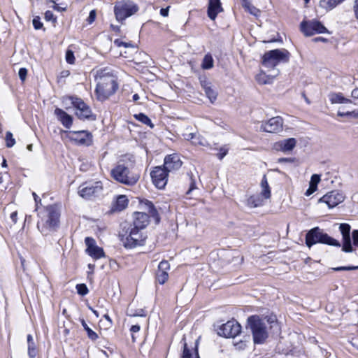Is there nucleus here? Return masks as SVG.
Listing matches in <instances>:
<instances>
[{"instance_id":"35","label":"nucleus","mask_w":358,"mask_h":358,"mask_svg":"<svg viewBox=\"0 0 358 358\" xmlns=\"http://www.w3.org/2000/svg\"><path fill=\"white\" fill-rule=\"evenodd\" d=\"M81 324L83 327L84 329L86 331L87 334V336L92 341H96L98 338V335L96 332H94L91 328L89 327L85 320H81Z\"/></svg>"},{"instance_id":"50","label":"nucleus","mask_w":358,"mask_h":358,"mask_svg":"<svg viewBox=\"0 0 358 358\" xmlns=\"http://www.w3.org/2000/svg\"><path fill=\"white\" fill-rule=\"evenodd\" d=\"M358 269V266H340L334 268V270L339 271H352V270H356Z\"/></svg>"},{"instance_id":"16","label":"nucleus","mask_w":358,"mask_h":358,"mask_svg":"<svg viewBox=\"0 0 358 358\" xmlns=\"http://www.w3.org/2000/svg\"><path fill=\"white\" fill-rule=\"evenodd\" d=\"M344 200L343 194L337 191H331L328 192L319 200V202L325 203L329 208H332Z\"/></svg>"},{"instance_id":"27","label":"nucleus","mask_w":358,"mask_h":358,"mask_svg":"<svg viewBox=\"0 0 358 358\" xmlns=\"http://www.w3.org/2000/svg\"><path fill=\"white\" fill-rule=\"evenodd\" d=\"M264 200L260 194L251 195L247 199L246 205L250 208H257L264 204Z\"/></svg>"},{"instance_id":"49","label":"nucleus","mask_w":358,"mask_h":358,"mask_svg":"<svg viewBox=\"0 0 358 358\" xmlns=\"http://www.w3.org/2000/svg\"><path fill=\"white\" fill-rule=\"evenodd\" d=\"M96 10H92L90 12V14H89V16L87 19V21L88 22V24H92V22H94L95 19H96Z\"/></svg>"},{"instance_id":"62","label":"nucleus","mask_w":358,"mask_h":358,"mask_svg":"<svg viewBox=\"0 0 358 358\" xmlns=\"http://www.w3.org/2000/svg\"><path fill=\"white\" fill-rule=\"evenodd\" d=\"M351 96L355 99H358V88H355L352 91Z\"/></svg>"},{"instance_id":"18","label":"nucleus","mask_w":358,"mask_h":358,"mask_svg":"<svg viewBox=\"0 0 358 358\" xmlns=\"http://www.w3.org/2000/svg\"><path fill=\"white\" fill-rule=\"evenodd\" d=\"M182 164L180 157L177 154H171L167 155L164 158L163 166L169 171L178 170Z\"/></svg>"},{"instance_id":"60","label":"nucleus","mask_w":358,"mask_h":358,"mask_svg":"<svg viewBox=\"0 0 358 358\" xmlns=\"http://www.w3.org/2000/svg\"><path fill=\"white\" fill-rule=\"evenodd\" d=\"M313 41L315 43L317 42H327V39L324 38V37H321V36H319V37H315L313 39Z\"/></svg>"},{"instance_id":"45","label":"nucleus","mask_w":358,"mask_h":358,"mask_svg":"<svg viewBox=\"0 0 358 358\" xmlns=\"http://www.w3.org/2000/svg\"><path fill=\"white\" fill-rule=\"evenodd\" d=\"M320 181V176L317 174H313L311 176L310 184L312 186H314L317 188V184Z\"/></svg>"},{"instance_id":"3","label":"nucleus","mask_w":358,"mask_h":358,"mask_svg":"<svg viewBox=\"0 0 358 358\" xmlns=\"http://www.w3.org/2000/svg\"><path fill=\"white\" fill-rule=\"evenodd\" d=\"M122 242L126 248H134L143 245L147 238L143 230L129 226L124 234H120Z\"/></svg>"},{"instance_id":"58","label":"nucleus","mask_w":358,"mask_h":358,"mask_svg":"<svg viewBox=\"0 0 358 358\" xmlns=\"http://www.w3.org/2000/svg\"><path fill=\"white\" fill-rule=\"evenodd\" d=\"M140 329H141L140 326L138 324H135V325L131 326L130 331L132 333H137L140 331Z\"/></svg>"},{"instance_id":"44","label":"nucleus","mask_w":358,"mask_h":358,"mask_svg":"<svg viewBox=\"0 0 358 358\" xmlns=\"http://www.w3.org/2000/svg\"><path fill=\"white\" fill-rule=\"evenodd\" d=\"M66 61L70 64H73L75 62V57L72 50H68L66 52Z\"/></svg>"},{"instance_id":"22","label":"nucleus","mask_w":358,"mask_h":358,"mask_svg":"<svg viewBox=\"0 0 358 358\" xmlns=\"http://www.w3.org/2000/svg\"><path fill=\"white\" fill-rule=\"evenodd\" d=\"M223 8L220 0H209L208 7V16L215 20L217 14L222 12Z\"/></svg>"},{"instance_id":"61","label":"nucleus","mask_w":358,"mask_h":358,"mask_svg":"<svg viewBox=\"0 0 358 358\" xmlns=\"http://www.w3.org/2000/svg\"><path fill=\"white\" fill-rule=\"evenodd\" d=\"M355 15L357 19H358V0H355L354 5Z\"/></svg>"},{"instance_id":"24","label":"nucleus","mask_w":358,"mask_h":358,"mask_svg":"<svg viewBox=\"0 0 358 358\" xmlns=\"http://www.w3.org/2000/svg\"><path fill=\"white\" fill-rule=\"evenodd\" d=\"M328 97L331 104L352 103L351 99L344 97L341 92H331L329 94Z\"/></svg>"},{"instance_id":"29","label":"nucleus","mask_w":358,"mask_h":358,"mask_svg":"<svg viewBox=\"0 0 358 358\" xmlns=\"http://www.w3.org/2000/svg\"><path fill=\"white\" fill-rule=\"evenodd\" d=\"M143 205L148 210L150 215L154 218L155 223L159 224L160 222V217L153 203L151 201L146 200L143 202Z\"/></svg>"},{"instance_id":"8","label":"nucleus","mask_w":358,"mask_h":358,"mask_svg":"<svg viewBox=\"0 0 358 358\" xmlns=\"http://www.w3.org/2000/svg\"><path fill=\"white\" fill-rule=\"evenodd\" d=\"M103 191L101 181L84 182L78 187V194L85 199H92L99 196Z\"/></svg>"},{"instance_id":"39","label":"nucleus","mask_w":358,"mask_h":358,"mask_svg":"<svg viewBox=\"0 0 358 358\" xmlns=\"http://www.w3.org/2000/svg\"><path fill=\"white\" fill-rule=\"evenodd\" d=\"M6 143L8 148H11L15 144V140L13 136L10 131H7L6 134Z\"/></svg>"},{"instance_id":"15","label":"nucleus","mask_w":358,"mask_h":358,"mask_svg":"<svg viewBox=\"0 0 358 358\" xmlns=\"http://www.w3.org/2000/svg\"><path fill=\"white\" fill-rule=\"evenodd\" d=\"M283 120L280 116L273 117L268 121L262 122L260 130L268 133H278L282 130Z\"/></svg>"},{"instance_id":"59","label":"nucleus","mask_w":358,"mask_h":358,"mask_svg":"<svg viewBox=\"0 0 358 358\" xmlns=\"http://www.w3.org/2000/svg\"><path fill=\"white\" fill-rule=\"evenodd\" d=\"M103 317L107 321V327H111L112 324H113V322H112V320L110 319V317L108 316V315H106V314L104 315Z\"/></svg>"},{"instance_id":"38","label":"nucleus","mask_w":358,"mask_h":358,"mask_svg":"<svg viewBox=\"0 0 358 358\" xmlns=\"http://www.w3.org/2000/svg\"><path fill=\"white\" fill-rule=\"evenodd\" d=\"M337 115L339 117H353L355 119L358 118V110L353 111H348V112H342L340 110L337 112Z\"/></svg>"},{"instance_id":"1","label":"nucleus","mask_w":358,"mask_h":358,"mask_svg":"<svg viewBox=\"0 0 358 358\" xmlns=\"http://www.w3.org/2000/svg\"><path fill=\"white\" fill-rule=\"evenodd\" d=\"M96 82L95 94L99 101H104L118 90L117 76L108 68L99 69L94 71Z\"/></svg>"},{"instance_id":"36","label":"nucleus","mask_w":358,"mask_h":358,"mask_svg":"<svg viewBox=\"0 0 358 358\" xmlns=\"http://www.w3.org/2000/svg\"><path fill=\"white\" fill-rule=\"evenodd\" d=\"M134 117L143 124L149 126L150 128L154 127V124L152 123L151 120L144 113L135 114Z\"/></svg>"},{"instance_id":"9","label":"nucleus","mask_w":358,"mask_h":358,"mask_svg":"<svg viewBox=\"0 0 358 358\" xmlns=\"http://www.w3.org/2000/svg\"><path fill=\"white\" fill-rule=\"evenodd\" d=\"M138 6L131 1H123L115 6L114 13L118 21L125 20L138 11Z\"/></svg>"},{"instance_id":"64","label":"nucleus","mask_w":358,"mask_h":358,"mask_svg":"<svg viewBox=\"0 0 358 358\" xmlns=\"http://www.w3.org/2000/svg\"><path fill=\"white\" fill-rule=\"evenodd\" d=\"M34 343L33 336L31 334L27 335V344Z\"/></svg>"},{"instance_id":"54","label":"nucleus","mask_w":358,"mask_h":358,"mask_svg":"<svg viewBox=\"0 0 358 358\" xmlns=\"http://www.w3.org/2000/svg\"><path fill=\"white\" fill-rule=\"evenodd\" d=\"M77 291H88L87 287L85 284H78L76 285Z\"/></svg>"},{"instance_id":"13","label":"nucleus","mask_w":358,"mask_h":358,"mask_svg":"<svg viewBox=\"0 0 358 358\" xmlns=\"http://www.w3.org/2000/svg\"><path fill=\"white\" fill-rule=\"evenodd\" d=\"M241 331V326L235 320H230L223 324L218 329L217 334L226 338H234Z\"/></svg>"},{"instance_id":"4","label":"nucleus","mask_w":358,"mask_h":358,"mask_svg":"<svg viewBox=\"0 0 358 358\" xmlns=\"http://www.w3.org/2000/svg\"><path fill=\"white\" fill-rule=\"evenodd\" d=\"M320 243L331 246L341 247L340 242L329 236L327 234L324 233L322 230L318 227H315L310 230L306 235V244L310 248L312 245Z\"/></svg>"},{"instance_id":"53","label":"nucleus","mask_w":358,"mask_h":358,"mask_svg":"<svg viewBox=\"0 0 358 358\" xmlns=\"http://www.w3.org/2000/svg\"><path fill=\"white\" fill-rule=\"evenodd\" d=\"M317 190V187H314V186H312L310 185H309V187L308 189L306 190L305 194L306 196H310L311 195L313 192H315V191Z\"/></svg>"},{"instance_id":"11","label":"nucleus","mask_w":358,"mask_h":358,"mask_svg":"<svg viewBox=\"0 0 358 358\" xmlns=\"http://www.w3.org/2000/svg\"><path fill=\"white\" fill-rule=\"evenodd\" d=\"M169 171L163 166H158L152 169L150 177L153 185L158 189H164L168 182Z\"/></svg>"},{"instance_id":"12","label":"nucleus","mask_w":358,"mask_h":358,"mask_svg":"<svg viewBox=\"0 0 358 358\" xmlns=\"http://www.w3.org/2000/svg\"><path fill=\"white\" fill-rule=\"evenodd\" d=\"M301 30L307 36L329 32L327 29L317 20L303 21L301 23Z\"/></svg>"},{"instance_id":"34","label":"nucleus","mask_w":358,"mask_h":358,"mask_svg":"<svg viewBox=\"0 0 358 358\" xmlns=\"http://www.w3.org/2000/svg\"><path fill=\"white\" fill-rule=\"evenodd\" d=\"M242 6L246 11L252 15L257 16L259 13V10L253 6L248 0L243 1Z\"/></svg>"},{"instance_id":"52","label":"nucleus","mask_w":358,"mask_h":358,"mask_svg":"<svg viewBox=\"0 0 358 358\" xmlns=\"http://www.w3.org/2000/svg\"><path fill=\"white\" fill-rule=\"evenodd\" d=\"M115 44H116L118 47L124 46L125 48H128L132 46L131 43H125L117 39L115 41Z\"/></svg>"},{"instance_id":"26","label":"nucleus","mask_w":358,"mask_h":358,"mask_svg":"<svg viewBox=\"0 0 358 358\" xmlns=\"http://www.w3.org/2000/svg\"><path fill=\"white\" fill-rule=\"evenodd\" d=\"M201 86L205 92L206 96L208 98L211 103H213L217 96V92L212 88L211 84L206 81L201 83Z\"/></svg>"},{"instance_id":"42","label":"nucleus","mask_w":358,"mask_h":358,"mask_svg":"<svg viewBox=\"0 0 358 358\" xmlns=\"http://www.w3.org/2000/svg\"><path fill=\"white\" fill-rule=\"evenodd\" d=\"M37 352L35 346V343L28 344V355L30 358H35Z\"/></svg>"},{"instance_id":"30","label":"nucleus","mask_w":358,"mask_h":358,"mask_svg":"<svg viewBox=\"0 0 358 358\" xmlns=\"http://www.w3.org/2000/svg\"><path fill=\"white\" fill-rule=\"evenodd\" d=\"M276 73L273 76H268L265 73L261 71L256 76V80L259 84L266 85L271 83L273 78L278 74V70L276 71Z\"/></svg>"},{"instance_id":"19","label":"nucleus","mask_w":358,"mask_h":358,"mask_svg":"<svg viewBox=\"0 0 358 358\" xmlns=\"http://www.w3.org/2000/svg\"><path fill=\"white\" fill-rule=\"evenodd\" d=\"M150 215L143 212H135L133 214V224L130 226L144 230L150 222Z\"/></svg>"},{"instance_id":"20","label":"nucleus","mask_w":358,"mask_h":358,"mask_svg":"<svg viewBox=\"0 0 358 358\" xmlns=\"http://www.w3.org/2000/svg\"><path fill=\"white\" fill-rule=\"evenodd\" d=\"M170 265L167 261H162L158 265V270L156 273V280L161 285H163L169 278L168 271Z\"/></svg>"},{"instance_id":"32","label":"nucleus","mask_w":358,"mask_h":358,"mask_svg":"<svg viewBox=\"0 0 358 358\" xmlns=\"http://www.w3.org/2000/svg\"><path fill=\"white\" fill-rule=\"evenodd\" d=\"M182 358H199L196 345H195V348L194 349V350L192 352L187 348V343H185Z\"/></svg>"},{"instance_id":"17","label":"nucleus","mask_w":358,"mask_h":358,"mask_svg":"<svg viewBox=\"0 0 358 358\" xmlns=\"http://www.w3.org/2000/svg\"><path fill=\"white\" fill-rule=\"evenodd\" d=\"M339 229L343 237L342 250L345 252H352L353 248L350 238V225L347 223H342L339 226Z\"/></svg>"},{"instance_id":"14","label":"nucleus","mask_w":358,"mask_h":358,"mask_svg":"<svg viewBox=\"0 0 358 358\" xmlns=\"http://www.w3.org/2000/svg\"><path fill=\"white\" fill-rule=\"evenodd\" d=\"M71 103L76 109V115L80 120H89L92 117L90 108L80 98L71 97Z\"/></svg>"},{"instance_id":"7","label":"nucleus","mask_w":358,"mask_h":358,"mask_svg":"<svg viewBox=\"0 0 358 358\" xmlns=\"http://www.w3.org/2000/svg\"><path fill=\"white\" fill-rule=\"evenodd\" d=\"M111 176L116 181L130 186L135 185L139 179L138 174L131 173L128 167L123 164H119L113 169Z\"/></svg>"},{"instance_id":"5","label":"nucleus","mask_w":358,"mask_h":358,"mask_svg":"<svg viewBox=\"0 0 358 358\" xmlns=\"http://www.w3.org/2000/svg\"><path fill=\"white\" fill-rule=\"evenodd\" d=\"M248 324L252 333L254 343H262L268 337V331L264 320L258 315H252L248 317Z\"/></svg>"},{"instance_id":"23","label":"nucleus","mask_w":358,"mask_h":358,"mask_svg":"<svg viewBox=\"0 0 358 358\" xmlns=\"http://www.w3.org/2000/svg\"><path fill=\"white\" fill-rule=\"evenodd\" d=\"M55 115L57 116L59 121L61 122L62 125L66 129H70L73 124V117L64 110L61 108H57L55 110Z\"/></svg>"},{"instance_id":"21","label":"nucleus","mask_w":358,"mask_h":358,"mask_svg":"<svg viewBox=\"0 0 358 358\" xmlns=\"http://www.w3.org/2000/svg\"><path fill=\"white\" fill-rule=\"evenodd\" d=\"M296 143V141L295 138H289L275 143L274 148L276 150L287 152L294 148Z\"/></svg>"},{"instance_id":"33","label":"nucleus","mask_w":358,"mask_h":358,"mask_svg":"<svg viewBox=\"0 0 358 358\" xmlns=\"http://www.w3.org/2000/svg\"><path fill=\"white\" fill-rule=\"evenodd\" d=\"M214 60L210 54H206L202 61L201 68L203 69H210L213 67Z\"/></svg>"},{"instance_id":"31","label":"nucleus","mask_w":358,"mask_h":358,"mask_svg":"<svg viewBox=\"0 0 358 358\" xmlns=\"http://www.w3.org/2000/svg\"><path fill=\"white\" fill-rule=\"evenodd\" d=\"M90 256L93 257L94 259H100L103 257L105 254L102 248H100L97 245L91 248L87 252H86Z\"/></svg>"},{"instance_id":"10","label":"nucleus","mask_w":358,"mask_h":358,"mask_svg":"<svg viewBox=\"0 0 358 358\" xmlns=\"http://www.w3.org/2000/svg\"><path fill=\"white\" fill-rule=\"evenodd\" d=\"M68 138L78 145L89 146L92 143V134L86 130L81 131H65Z\"/></svg>"},{"instance_id":"48","label":"nucleus","mask_w":358,"mask_h":358,"mask_svg":"<svg viewBox=\"0 0 358 358\" xmlns=\"http://www.w3.org/2000/svg\"><path fill=\"white\" fill-rule=\"evenodd\" d=\"M128 315L130 317H145L146 313L143 309H140L138 310H136L134 313H129Z\"/></svg>"},{"instance_id":"40","label":"nucleus","mask_w":358,"mask_h":358,"mask_svg":"<svg viewBox=\"0 0 358 358\" xmlns=\"http://www.w3.org/2000/svg\"><path fill=\"white\" fill-rule=\"evenodd\" d=\"M85 243L87 246L86 252L96 245L95 240L92 237H86Z\"/></svg>"},{"instance_id":"25","label":"nucleus","mask_w":358,"mask_h":358,"mask_svg":"<svg viewBox=\"0 0 358 358\" xmlns=\"http://www.w3.org/2000/svg\"><path fill=\"white\" fill-rule=\"evenodd\" d=\"M128 202L129 201L125 195H120L113 203L112 210L113 211H122L127 208Z\"/></svg>"},{"instance_id":"51","label":"nucleus","mask_w":358,"mask_h":358,"mask_svg":"<svg viewBox=\"0 0 358 358\" xmlns=\"http://www.w3.org/2000/svg\"><path fill=\"white\" fill-rule=\"evenodd\" d=\"M353 245L358 247V230H354L352 233Z\"/></svg>"},{"instance_id":"63","label":"nucleus","mask_w":358,"mask_h":358,"mask_svg":"<svg viewBox=\"0 0 358 358\" xmlns=\"http://www.w3.org/2000/svg\"><path fill=\"white\" fill-rule=\"evenodd\" d=\"M196 188V185H195V182H192L191 184H190V187L188 189V191L187 192V194H190V192L194 189Z\"/></svg>"},{"instance_id":"56","label":"nucleus","mask_w":358,"mask_h":358,"mask_svg":"<svg viewBox=\"0 0 358 358\" xmlns=\"http://www.w3.org/2000/svg\"><path fill=\"white\" fill-rule=\"evenodd\" d=\"M10 219L12 220L13 222L15 224L17 220V211H14L10 214Z\"/></svg>"},{"instance_id":"6","label":"nucleus","mask_w":358,"mask_h":358,"mask_svg":"<svg viewBox=\"0 0 358 358\" xmlns=\"http://www.w3.org/2000/svg\"><path fill=\"white\" fill-rule=\"evenodd\" d=\"M289 52L285 49H275L265 52L262 57V64L268 69H275L280 62L289 60Z\"/></svg>"},{"instance_id":"46","label":"nucleus","mask_w":358,"mask_h":358,"mask_svg":"<svg viewBox=\"0 0 358 358\" xmlns=\"http://www.w3.org/2000/svg\"><path fill=\"white\" fill-rule=\"evenodd\" d=\"M228 153V148L226 146L221 147L219 149V153L217 155L219 159L222 160Z\"/></svg>"},{"instance_id":"43","label":"nucleus","mask_w":358,"mask_h":358,"mask_svg":"<svg viewBox=\"0 0 358 358\" xmlns=\"http://www.w3.org/2000/svg\"><path fill=\"white\" fill-rule=\"evenodd\" d=\"M45 20L48 22H52L53 23L57 22V17L55 16L53 13L50 10H47L45 13Z\"/></svg>"},{"instance_id":"28","label":"nucleus","mask_w":358,"mask_h":358,"mask_svg":"<svg viewBox=\"0 0 358 358\" xmlns=\"http://www.w3.org/2000/svg\"><path fill=\"white\" fill-rule=\"evenodd\" d=\"M260 186H261V192H260V195L264 199H270L271 196V188L268 185V181H267V178H266V175H264L263 176V178L262 179V181H261V184H260Z\"/></svg>"},{"instance_id":"55","label":"nucleus","mask_w":358,"mask_h":358,"mask_svg":"<svg viewBox=\"0 0 358 358\" xmlns=\"http://www.w3.org/2000/svg\"><path fill=\"white\" fill-rule=\"evenodd\" d=\"M169 6L165 8H162L160 10V14L163 17H167L169 15Z\"/></svg>"},{"instance_id":"2","label":"nucleus","mask_w":358,"mask_h":358,"mask_svg":"<svg viewBox=\"0 0 358 358\" xmlns=\"http://www.w3.org/2000/svg\"><path fill=\"white\" fill-rule=\"evenodd\" d=\"M59 220L60 209L58 206L55 204L47 206L41 213L37 227L43 235H48L59 227Z\"/></svg>"},{"instance_id":"57","label":"nucleus","mask_w":358,"mask_h":358,"mask_svg":"<svg viewBox=\"0 0 358 358\" xmlns=\"http://www.w3.org/2000/svg\"><path fill=\"white\" fill-rule=\"evenodd\" d=\"M51 2L54 3V6H52L53 9L57 11H64L66 10L65 8L59 7L57 4L55 3L54 1L50 0Z\"/></svg>"},{"instance_id":"47","label":"nucleus","mask_w":358,"mask_h":358,"mask_svg":"<svg viewBox=\"0 0 358 358\" xmlns=\"http://www.w3.org/2000/svg\"><path fill=\"white\" fill-rule=\"evenodd\" d=\"M27 75V69L26 68H20L18 71V76L20 79L24 82L26 80Z\"/></svg>"},{"instance_id":"37","label":"nucleus","mask_w":358,"mask_h":358,"mask_svg":"<svg viewBox=\"0 0 358 358\" xmlns=\"http://www.w3.org/2000/svg\"><path fill=\"white\" fill-rule=\"evenodd\" d=\"M338 4H339L338 0H321L320 1V6L327 10H331Z\"/></svg>"},{"instance_id":"41","label":"nucleus","mask_w":358,"mask_h":358,"mask_svg":"<svg viewBox=\"0 0 358 358\" xmlns=\"http://www.w3.org/2000/svg\"><path fill=\"white\" fill-rule=\"evenodd\" d=\"M32 24L35 29L38 30L43 27V23L39 16H35L33 18Z\"/></svg>"}]
</instances>
